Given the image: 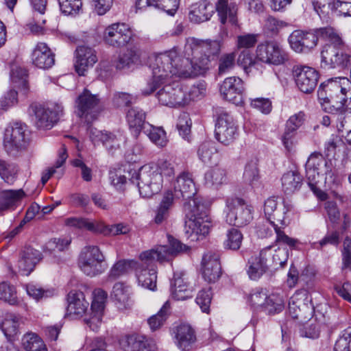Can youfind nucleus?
Masks as SVG:
<instances>
[{
	"mask_svg": "<svg viewBox=\"0 0 351 351\" xmlns=\"http://www.w3.org/2000/svg\"><path fill=\"white\" fill-rule=\"evenodd\" d=\"M267 297L268 294L265 290L256 289L250 293L249 301L255 310L264 312Z\"/></svg>",
	"mask_w": 351,
	"mask_h": 351,
	"instance_id": "obj_53",
	"label": "nucleus"
},
{
	"mask_svg": "<svg viewBox=\"0 0 351 351\" xmlns=\"http://www.w3.org/2000/svg\"><path fill=\"white\" fill-rule=\"evenodd\" d=\"M215 9L222 24L228 20L233 25L237 24V5L232 0H218Z\"/></svg>",
	"mask_w": 351,
	"mask_h": 351,
	"instance_id": "obj_33",
	"label": "nucleus"
},
{
	"mask_svg": "<svg viewBox=\"0 0 351 351\" xmlns=\"http://www.w3.org/2000/svg\"><path fill=\"white\" fill-rule=\"evenodd\" d=\"M27 71L21 67H16L12 69L11 72V80L15 87L21 88V90L26 93L28 88L27 81Z\"/></svg>",
	"mask_w": 351,
	"mask_h": 351,
	"instance_id": "obj_54",
	"label": "nucleus"
},
{
	"mask_svg": "<svg viewBox=\"0 0 351 351\" xmlns=\"http://www.w3.org/2000/svg\"><path fill=\"white\" fill-rule=\"evenodd\" d=\"M236 57V52L223 53L220 56L218 67L219 75H223L228 72L234 66Z\"/></svg>",
	"mask_w": 351,
	"mask_h": 351,
	"instance_id": "obj_59",
	"label": "nucleus"
},
{
	"mask_svg": "<svg viewBox=\"0 0 351 351\" xmlns=\"http://www.w3.org/2000/svg\"><path fill=\"white\" fill-rule=\"evenodd\" d=\"M18 172L17 167L12 163H8L0 160V176L8 184H12Z\"/></svg>",
	"mask_w": 351,
	"mask_h": 351,
	"instance_id": "obj_57",
	"label": "nucleus"
},
{
	"mask_svg": "<svg viewBox=\"0 0 351 351\" xmlns=\"http://www.w3.org/2000/svg\"><path fill=\"white\" fill-rule=\"evenodd\" d=\"M312 305L306 290L296 291L289 302V312L293 319L301 321L312 315Z\"/></svg>",
	"mask_w": 351,
	"mask_h": 351,
	"instance_id": "obj_15",
	"label": "nucleus"
},
{
	"mask_svg": "<svg viewBox=\"0 0 351 351\" xmlns=\"http://www.w3.org/2000/svg\"><path fill=\"white\" fill-rule=\"evenodd\" d=\"M278 197L268 198L264 204V213L266 219L273 226L276 234V242L288 245L291 249H295L300 241L286 234L283 229L287 226L285 220L286 214L292 208L291 204L285 202H278Z\"/></svg>",
	"mask_w": 351,
	"mask_h": 351,
	"instance_id": "obj_3",
	"label": "nucleus"
},
{
	"mask_svg": "<svg viewBox=\"0 0 351 351\" xmlns=\"http://www.w3.org/2000/svg\"><path fill=\"white\" fill-rule=\"evenodd\" d=\"M335 127L341 132L351 130V110L346 108L345 105H343L342 109L337 112Z\"/></svg>",
	"mask_w": 351,
	"mask_h": 351,
	"instance_id": "obj_55",
	"label": "nucleus"
},
{
	"mask_svg": "<svg viewBox=\"0 0 351 351\" xmlns=\"http://www.w3.org/2000/svg\"><path fill=\"white\" fill-rule=\"evenodd\" d=\"M217 119L215 125V138L221 143L228 145L231 144L238 136V129L232 116L224 110L219 108L217 110Z\"/></svg>",
	"mask_w": 351,
	"mask_h": 351,
	"instance_id": "obj_12",
	"label": "nucleus"
},
{
	"mask_svg": "<svg viewBox=\"0 0 351 351\" xmlns=\"http://www.w3.org/2000/svg\"><path fill=\"white\" fill-rule=\"evenodd\" d=\"M206 90V85L204 82H199L193 85L187 92L184 89V106L189 104L192 101L203 98Z\"/></svg>",
	"mask_w": 351,
	"mask_h": 351,
	"instance_id": "obj_46",
	"label": "nucleus"
},
{
	"mask_svg": "<svg viewBox=\"0 0 351 351\" xmlns=\"http://www.w3.org/2000/svg\"><path fill=\"white\" fill-rule=\"evenodd\" d=\"M77 113L80 117H84L89 122L93 120L102 110V105L97 95H93L88 90L84 91L76 99Z\"/></svg>",
	"mask_w": 351,
	"mask_h": 351,
	"instance_id": "obj_13",
	"label": "nucleus"
},
{
	"mask_svg": "<svg viewBox=\"0 0 351 351\" xmlns=\"http://www.w3.org/2000/svg\"><path fill=\"white\" fill-rule=\"evenodd\" d=\"M155 261H144L140 254L139 261H137L134 268L138 285L152 291H154L156 288L157 275Z\"/></svg>",
	"mask_w": 351,
	"mask_h": 351,
	"instance_id": "obj_19",
	"label": "nucleus"
},
{
	"mask_svg": "<svg viewBox=\"0 0 351 351\" xmlns=\"http://www.w3.org/2000/svg\"><path fill=\"white\" fill-rule=\"evenodd\" d=\"M29 113L36 119V125L41 129H51L63 114V107L58 103H51L47 106L32 104L29 108Z\"/></svg>",
	"mask_w": 351,
	"mask_h": 351,
	"instance_id": "obj_7",
	"label": "nucleus"
},
{
	"mask_svg": "<svg viewBox=\"0 0 351 351\" xmlns=\"http://www.w3.org/2000/svg\"><path fill=\"white\" fill-rule=\"evenodd\" d=\"M293 73L295 84L300 91L311 93L317 86L319 74L313 67L297 65L293 67Z\"/></svg>",
	"mask_w": 351,
	"mask_h": 351,
	"instance_id": "obj_17",
	"label": "nucleus"
},
{
	"mask_svg": "<svg viewBox=\"0 0 351 351\" xmlns=\"http://www.w3.org/2000/svg\"><path fill=\"white\" fill-rule=\"evenodd\" d=\"M88 132L90 138L94 144L101 143L111 154L120 149L121 143L123 141V138L120 134L103 132L93 127L88 128Z\"/></svg>",
	"mask_w": 351,
	"mask_h": 351,
	"instance_id": "obj_23",
	"label": "nucleus"
},
{
	"mask_svg": "<svg viewBox=\"0 0 351 351\" xmlns=\"http://www.w3.org/2000/svg\"><path fill=\"white\" fill-rule=\"evenodd\" d=\"M226 207V221L230 225L243 227L249 224L253 219L252 206L241 198H228Z\"/></svg>",
	"mask_w": 351,
	"mask_h": 351,
	"instance_id": "obj_10",
	"label": "nucleus"
},
{
	"mask_svg": "<svg viewBox=\"0 0 351 351\" xmlns=\"http://www.w3.org/2000/svg\"><path fill=\"white\" fill-rule=\"evenodd\" d=\"M185 50L191 54L208 58L211 62L220 51V43L217 40H202L193 37L186 39Z\"/></svg>",
	"mask_w": 351,
	"mask_h": 351,
	"instance_id": "obj_18",
	"label": "nucleus"
},
{
	"mask_svg": "<svg viewBox=\"0 0 351 351\" xmlns=\"http://www.w3.org/2000/svg\"><path fill=\"white\" fill-rule=\"evenodd\" d=\"M136 263L137 261L133 260H121L117 261L110 269L108 274V278L110 280H115L126 274L129 269L131 268L134 270Z\"/></svg>",
	"mask_w": 351,
	"mask_h": 351,
	"instance_id": "obj_48",
	"label": "nucleus"
},
{
	"mask_svg": "<svg viewBox=\"0 0 351 351\" xmlns=\"http://www.w3.org/2000/svg\"><path fill=\"white\" fill-rule=\"evenodd\" d=\"M193 289L182 273H175L171 282V295L177 300H184L192 298Z\"/></svg>",
	"mask_w": 351,
	"mask_h": 351,
	"instance_id": "obj_32",
	"label": "nucleus"
},
{
	"mask_svg": "<svg viewBox=\"0 0 351 351\" xmlns=\"http://www.w3.org/2000/svg\"><path fill=\"white\" fill-rule=\"evenodd\" d=\"M285 308V300L279 293L268 295L264 312L268 315H274L280 313Z\"/></svg>",
	"mask_w": 351,
	"mask_h": 351,
	"instance_id": "obj_44",
	"label": "nucleus"
},
{
	"mask_svg": "<svg viewBox=\"0 0 351 351\" xmlns=\"http://www.w3.org/2000/svg\"><path fill=\"white\" fill-rule=\"evenodd\" d=\"M167 237L169 247L167 245H158L153 249L144 251L141 253L142 260L146 262H150L153 260H156L160 263L169 261L178 254L186 252L189 250L188 246L178 240L170 235Z\"/></svg>",
	"mask_w": 351,
	"mask_h": 351,
	"instance_id": "obj_11",
	"label": "nucleus"
},
{
	"mask_svg": "<svg viewBox=\"0 0 351 351\" xmlns=\"http://www.w3.org/2000/svg\"><path fill=\"white\" fill-rule=\"evenodd\" d=\"M281 180L282 189L288 195L298 191L302 184V178L295 171H291L285 173Z\"/></svg>",
	"mask_w": 351,
	"mask_h": 351,
	"instance_id": "obj_37",
	"label": "nucleus"
},
{
	"mask_svg": "<svg viewBox=\"0 0 351 351\" xmlns=\"http://www.w3.org/2000/svg\"><path fill=\"white\" fill-rule=\"evenodd\" d=\"M27 125L21 122L9 124L4 132L3 145L8 152L23 149L26 145Z\"/></svg>",
	"mask_w": 351,
	"mask_h": 351,
	"instance_id": "obj_14",
	"label": "nucleus"
},
{
	"mask_svg": "<svg viewBox=\"0 0 351 351\" xmlns=\"http://www.w3.org/2000/svg\"><path fill=\"white\" fill-rule=\"evenodd\" d=\"M317 35L311 32L295 30L289 37L291 49L297 53H308L317 44Z\"/></svg>",
	"mask_w": 351,
	"mask_h": 351,
	"instance_id": "obj_22",
	"label": "nucleus"
},
{
	"mask_svg": "<svg viewBox=\"0 0 351 351\" xmlns=\"http://www.w3.org/2000/svg\"><path fill=\"white\" fill-rule=\"evenodd\" d=\"M144 132L152 142L159 147H165L167 143L165 131L162 127H155L149 123L144 126Z\"/></svg>",
	"mask_w": 351,
	"mask_h": 351,
	"instance_id": "obj_42",
	"label": "nucleus"
},
{
	"mask_svg": "<svg viewBox=\"0 0 351 351\" xmlns=\"http://www.w3.org/2000/svg\"><path fill=\"white\" fill-rule=\"evenodd\" d=\"M105 256L97 246L84 247L79 259L81 270L88 276L94 277L102 274L106 269L104 265Z\"/></svg>",
	"mask_w": 351,
	"mask_h": 351,
	"instance_id": "obj_9",
	"label": "nucleus"
},
{
	"mask_svg": "<svg viewBox=\"0 0 351 351\" xmlns=\"http://www.w3.org/2000/svg\"><path fill=\"white\" fill-rule=\"evenodd\" d=\"M71 240L68 239L54 238L45 244V250L51 254L63 252L69 247Z\"/></svg>",
	"mask_w": 351,
	"mask_h": 351,
	"instance_id": "obj_61",
	"label": "nucleus"
},
{
	"mask_svg": "<svg viewBox=\"0 0 351 351\" xmlns=\"http://www.w3.org/2000/svg\"><path fill=\"white\" fill-rule=\"evenodd\" d=\"M351 83L347 77L330 78L322 82L317 90L318 100L325 112L341 110L346 105Z\"/></svg>",
	"mask_w": 351,
	"mask_h": 351,
	"instance_id": "obj_2",
	"label": "nucleus"
},
{
	"mask_svg": "<svg viewBox=\"0 0 351 351\" xmlns=\"http://www.w3.org/2000/svg\"><path fill=\"white\" fill-rule=\"evenodd\" d=\"M174 343L182 351H190L196 341L195 330L186 324L176 326L173 330Z\"/></svg>",
	"mask_w": 351,
	"mask_h": 351,
	"instance_id": "obj_26",
	"label": "nucleus"
},
{
	"mask_svg": "<svg viewBox=\"0 0 351 351\" xmlns=\"http://www.w3.org/2000/svg\"><path fill=\"white\" fill-rule=\"evenodd\" d=\"M140 56V51L138 49H128L119 55L117 60L114 61V65L119 70L128 69L139 61Z\"/></svg>",
	"mask_w": 351,
	"mask_h": 351,
	"instance_id": "obj_40",
	"label": "nucleus"
},
{
	"mask_svg": "<svg viewBox=\"0 0 351 351\" xmlns=\"http://www.w3.org/2000/svg\"><path fill=\"white\" fill-rule=\"evenodd\" d=\"M66 312L72 318L82 317L88 309L89 303L82 291H71L67 296Z\"/></svg>",
	"mask_w": 351,
	"mask_h": 351,
	"instance_id": "obj_29",
	"label": "nucleus"
},
{
	"mask_svg": "<svg viewBox=\"0 0 351 351\" xmlns=\"http://www.w3.org/2000/svg\"><path fill=\"white\" fill-rule=\"evenodd\" d=\"M204 180L207 185L217 187L226 182V172L219 167L211 169L205 173Z\"/></svg>",
	"mask_w": 351,
	"mask_h": 351,
	"instance_id": "obj_45",
	"label": "nucleus"
},
{
	"mask_svg": "<svg viewBox=\"0 0 351 351\" xmlns=\"http://www.w3.org/2000/svg\"><path fill=\"white\" fill-rule=\"evenodd\" d=\"M170 303L167 301L156 314L148 318L147 324L152 332L158 330L163 326L170 315Z\"/></svg>",
	"mask_w": 351,
	"mask_h": 351,
	"instance_id": "obj_39",
	"label": "nucleus"
},
{
	"mask_svg": "<svg viewBox=\"0 0 351 351\" xmlns=\"http://www.w3.org/2000/svg\"><path fill=\"white\" fill-rule=\"evenodd\" d=\"M220 93L223 99L237 106L243 102V82L237 77L226 78L220 86Z\"/></svg>",
	"mask_w": 351,
	"mask_h": 351,
	"instance_id": "obj_20",
	"label": "nucleus"
},
{
	"mask_svg": "<svg viewBox=\"0 0 351 351\" xmlns=\"http://www.w3.org/2000/svg\"><path fill=\"white\" fill-rule=\"evenodd\" d=\"M131 174L130 182L136 184L139 193L143 197H150L162 188V176L153 164H146L138 171H131L129 176Z\"/></svg>",
	"mask_w": 351,
	"mask_h": 351,
	"instance_id": "obj_6",
	"label": "nucleus"
},
{
	"mask_svg": "<svg viewBox=\"0 0 351 351\" xmlns=\"http://www.w3.org/2000/svg\"><path fill=\"white\" fill-rule=\"evenodd\" d=\"M197 155L205 164H214L218 158L217 149L214 143L210 141L204 142L199 146Z\"/></svg>",
	"mask_w": 351,
	"mask_h": 351,
	"instance_id": "obj_41",
	"label": "nucleus"
},
{
	"mask_svg": "<svg viewBox=\"0 0 351 351\" xmlns=\"http://www.w3.org/2000/svg\"><path fill=\"white\" fill-rule=\"evenodd\" d=\"M317 33L330 43L322 51V63L329 68L351 66V56L341 51L344 43L336 29L329 26L317 29Z\"/></svg>",
	"mask_w": 351,
	"mask_h": 351,
	"instance_id": "obj_4",
	"label": "nucleus"
},
{
	"mask_svg": "<svg viewBox=\"0 0 351 351\" xmlns=\"http://www.w3.org/2000/svg\"><path fill=\"white\" fill-rule=\"evenodd\" d=\"M242 241V233L239 230L232 228L228 230L223 245L226 249L237 250L240 248Z\"/></svg>",
	"mask_w": 351,
	"mask_h": 351,
	"instance_id": "obj_52",
	"label": "nucleus"
},
{
	"mask_svg": "<svg viewBox=\"0 0 351 351\" xmlns=\"http://www.w3.org/2000/svg\"><path fill=\"white\" fill-rule=\"evenodd\" d=\"M191 55L193 60L183 57L173 48L150 57L149 68L153 71V80L148 84L149 89L146 88L143 93L149 94L169 77L188 78L204 75L209 69L210 61L208 58Z\"/></svg>",
	"mask_w": 351,
	"mask_h": 351,
	"instance_id": "obj_1",
	"label": "nucleus"
},
{
	"mask_svg": "<svg viewBox=\"0 0 351 351\" xmlns=\"http://www.w3.org/2000/svg\"><path fill=\"white\" fill-rule=\"evenodd\" d=\"M256 58L263 62L278 65L287 60V55L278 44L268 42L258 45Z\"/></svg>",
	"mask_w": 351,
	"mask_h": 351,
	"instance_id": "obj_21",
	"label": "nucleus"
},
{
	"mask_svg": "<svg viewBox=\"0 0 351 351\" xmlns=\"http://www.w3.org/2000/svg\"><path fill=\"white\" fill-rule=\"evenodd\" d=\"M112 298L119 304V308H126L129 302V289L122 282L116 283L112 288Z\"/></svg>",
	"mask_w": 351,
	"mask_h": 351,
	"instance_id": "obj_49",
	"label": "nucleus"
},
{
	"mask_svg": "<svg viewBox=\"0 0 351 351\" xmlns=\"http://www.w3.org/2000/svg\"><path fill=\"white\" fill-rule=\"evenodd\" d=\"M23 195L22 190H8L0 192V211L8 209Z\"/></svg>",
	"mask_w": 351,
	"mask_h": 351,
	"instance_id": "obj_51",
	"label": "nucleus"
},
{
	"mask_svg": "<svg viewBox=\"0 0 351 351\" xmlns=\"http://www.w3.org/2000/svg\"><path fill=\"white\" fill-rule=\"evenodd\" d=\"M188 220L185 222V230L192 240H199L208 234L213 222L208 214V209L203 204L194 199L184 205Z\"/></svg>",
	"mask_w": 351,
	"mask_h": 351,
	"instance_id": "obj_5",
	"label": "nucleus"
},
{
	"mask_svg": "<svg viewBox=\"0 0 351 351\" xmlns=\"http://www.w3.org/2000/svg\"><path fill=\"white\" fill-rule=\"evenodd\" d=\"M23 346L26 351H47L43 339L35 333H27L22 339Z\"/></svg>",
	"mask_w": 351,
	"mask_h": 351,
	"instance_id": "obj_43",
	"label": "nucleus"
},
{
	"mask_svg": "<svg viewBox=\"0 0 351 351\" xmlns=\"http://www.w3.org/2000/svg\"><path fill=\"white\" fill-rule=\"evenodd\" d=\"M268 270L265 262L259 253L252 256L248 260L247 274L251 280L260 278Z\"/></svg>",
	"mask_w": 351,
	"mask_h": 351,
	"instance_id": "obj_38",
	"label": "nucleus"
},
{
	"mask_svg": "<svg viewBox=\"0 0 351 351\" xmlns=\"http://www.w3.org/2000/svg\"><path fill=\"white\" fill-rule=\"evenodd\" d=\"M243 181L250 185L254 184L259 179L257 162L255 160L249 161L245 167L243 176Z\"/></svg>",
	"mask_w": 351,
	"mask_h": 351,
	"instance_id": "obj_58",
	"label": "nucleus"
},
{
	"mask_svg": "<svg viewBox=\"0 0 351 351\" xmlns=\"http://www.w3.org/2000/svg\"><path fill=\"white\" fill-rule=\"evenodd\" d=\"M145 118V112L138 107H132L127 112L126 119L135 137H137L141 131L144 130V126L147 125Z\"/></svg>",
	"mask_w": 351,
	"mask_h": 351,
	"instance_id": "obj_35",
	"label": "nucleus"
},
{
	"mask_svg": "<svg viewBox=\"0 0 351 351\" xmlns=\"http://www.w3.org/2000/svg\"><path fill=\"white\" fill-rule=\"evenodd\" d=\"M308 184L313 193L318 195L321 193L319 183L323 180V172L317 170H306Z\"/></svg>",
	"mask_w": 351,
	"mask_h": 351,
	"instance_id": "obj_62",
	"label": "nucleus"
},
{
	"mask_svg": "<svg viewBox=\"0 0 351 351\" xmlns=\"http://www.w3.org/2000/svg\"><path fill=\"white\" fill-rule=\"evenodd\" d=\"M60 11L66 16H75L82 12V0H58Z\"/></svg>",
	"mask_w": 351,
	"mask_h": 351,
	"instance_id": "obj_50",
	"label": "nucleus"
},
{
	"mask_svg": "<svg viewBox=\"0 0 351 351\" xmlns=\"http://www.w3.org/2000/svg\"><path fill=\"white\" fill-rule=\"evenodd\" d=\"M153 73V71H152ZM171 77H169L165 81V83H160L159 85L154 89L152 93H154L156 89L159 88L163 85V87L160 88L156 93V97L160 104L169 107H178L184 106V87L178 82H173L172 84H167L169 80ZM153 80V76L148 81L147 84ZM149 86L147 84V86L142 90V93L144 95H149V94H145L143 91Z\"/></svg>",
	"mask_w": 351,
	"mask_h": 351,
	"instance_id": "obj_8",
	"label": "nucleus"
},
{
	"mask_svg": "<svg viewBox=\"0 0 351 351\" xmlns=\"http://www.w3.org/2000/svg\"><path fill=\"white\" fill-rule=\"evenodd\" d=\"M119 346L124 351H158L154 342L137 335H126L119 340Z\"/></svg>",
	"mask_w": 351,
	"mask_h": 351,
	"instance_id": "obj_27",
	"label": "nucleus"
},
{
	"mask_svg": "<svg viewBox=\"0 0 351 351\" xmlns=\"http://www.w3.org/2000/svg\"><path fill=\"white\" fill-rule=\"evenodd\" d=\"M312 1L315 12L320 19L326 22H328L330 12H333V10H337L335 1L331 3V0H312Z\"/></svg>",
	"mask_w": 351,
	"mask_h": 351,
	"instance_id": "obj_47",
	"label": "nucleus"
},
{
	"mask_svg": "<svg viewBox=\"0 0 351 351\" xmlns=\"http://www.w3.org/2000/svg\"><path fill=\"white\" fill-rule=\"evenodd\" d=\"M203 278L208 282H216L221 274L219 254L216 252L206 253L202 261Z\"/></svg>",
	"mask_w": 351,
	"mask_h": 351,
	"instance_id": "obj_24",
	"label": "nucleus"
},
{
	"mask_svg": "<svg viewBox=\"0 0 351 351\" xmlns=\"http://www.w3.org/2000/svg\"><path fill=\"white\" fill-rule=\"evenodd\" d=\"M0 299L10 304H16L17 303V296L15 287L6 282L1 283Z\"/></svg>",
	"mask_w": 351,
	"mask_h": 351,
	"instance_id": "obj_60",
	"label": "nucleus"
},
{
	"mask_svg": "<svg viewBox=\"0 0 351 351\" xmlns=\"http://www.w3.org/2000/svg\"><path fill=\"white\" fill-rule=\"evenodd\" d=\"M214 7L208 0H201L191 5L189 19L194 23L208 21L214 14Z\"/></svg>",
	"mask_w": 351,
	"mask_h": 351,
	"instance_id": "obj_31",
	"label": "nucleus"
},
{
	"mask_svg": "<svg viewBox=\"0 0 351 351\" xmlns=\"http://www.w3.org/2000/svg\"><path fill=\"white\" fill-rule=\"evenodd\" d=\"M40 258L41 254L39 251L30 247L26 248L21 253V258L18 262L19 270L23 274L28 275Z\"/></svg>",
	"mask_w": 351,
	"mask_h": 351,
	"instance_id": "obj_34",
	"label": "nucleus"
},
{
	"mask_svg": "<svg viewBox=\"0 0 351 351\" xmlns=\"http://www.w3.org/2000/svg\"><path fill=\"white\" fill-rule=\"evenodd\" d=\"M19 102L18 92L14 89L7 91L0 100V109L5 112L10 108L17 105Z\"/></svg>",
	"mask_w": 351,
	"mask_h": 351,
	"instance_id": "obj_63",
	"label": "nucleus"
},
{
	"mask_svg": "<svg viewBox=\"0 0 351 351\" xmlns=\"http://www.w3.org/2000/svg\"><path fill=\"white\" fill-rule=\"evenodd\" d=\"M21 319V317L19 315L6 313L3 319L0 322V328L4 335L10 340L18 335Z\"/></svg>",
	"mask_w": 351,
	"mask_h": 351,
	"instance_id": "obj_36",
	"label": "nucleus"
},
{
	"mask_svg": "<svg viewBox=\"0 0 351 351\" xmlns=\"http://www.w3.org/2000/svg\"><path fill=\"white\" fill-rule=\"evenodd\" d=\"M173 192L176 197L189 199V204L195 199H192L197 193L193 179L189 173L182 172L176 179L173 184ZM197 201V199H195Z\"/></svg>",
	"mask_w": 351,
	"mask_h": 351,
	"instance_id": "obj_25",
	"label": "nucleus"
},
{
	"mask_svg": "<svg viewBox=\"0 0 351 351\" xmlns=\"http://www.w3.org/2000/svg\"><path fill=\"white\" fill-rule=\"evenodd\" d=\"M132 36V30L127 24L113 23L105 29L104 40L114 47H121L130 42Z\"/></svg>",
	"mask_w": 351,
	"mask_h": 351,
	"instance_id": "obj_16",
	"label": "nucleus"
},
{
	"mask_svg": "<svg viewBox=\"0 0 351 351\" xmlns=\"http://www.w3.org/2000/svg\"><path fill=\"white\" fill-rule=\"evenodd\" d=\"M32 63L38 68L48 69L55 63L54 54L45 43H38L32 54Z\"/></svg>",
	"mask_w": 351,
	"mask_h": 351,
	"instance_id": "obj_30",
	"label": "nucleus"
},
{
	"mask_svg": "<svg viewBox=\"0 0 351 351\" xmlns=\"http://www.w3.org/2000/svg\"><path fill=\"white\" fill-rule=\"evenodd\" d=\"M335 351H351V327L344 330L336 341Z\"/></svg>",
	"mask_w": 351,
	"mask_h": 351,
	"instance_id": "obj_64",
	"label": "nucleus"
},
{
	"mask_svg": "<svg viewBox=\"0 0 351 351\" xmlns=\"http://www.w3.org/2000/svg\"><path fill=\"white\" fill-rule=\"evenodd\" d=\"M75 52V71L80 75H84L85 72L97 61L95 51L90 47L80 46Z\"/></svg>",
	"mask_w": 351,
	"mask_h": 351,
	"instance_id": "obj_28",
	"label": "nucleus"
},
{
	"mask_svg": "<svg viewBox=\"0 0 351 351\" xmlns=\"http://www.w3.org/2000/svg\"><path fill=\"white\" fill-rule=\"evenodd\" d=\"M104 312L100 310L90 308V313L85 315L84 323L93 331H98L102 324Z\"/></svg>",
	"mask_w": 351,
	"mask_h": 351,
	"instance_id": "obj_56",
	"label": "nucleus"
}]
</instances>
